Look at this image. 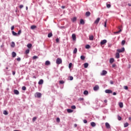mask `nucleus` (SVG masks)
<instances>
[{"label":"nucleus","instance_id":"obj_1","mask_svg":"<svg viewBox=\"0 0 131 131\" xmlns=\"http://www.w3.org/2000/svg\"><path fill=\"white\" fill-rule=\"evenodd\" d=\"M62 63V59L60 58H58L56 59V64H57L58 65Z\"/></svg>","mask_w":131,"mask_h":131},{"label":"nucleus","instance_id":"obj_2","mask_svg":"<svg viewBox=\"0 0 131 131\" xmlns=\"http://www.w3.org/2000/svg\"><path fill=\"white\" fill-rule=\"evenodd\" d=\"M35 97H36V98H40L41 97V93L38 92L36 93Z\"/></svg>","mask_w":131,"mask_h":131},{"label":"nucleus","instance_id":"obj_3","mask_svg":"<svg viewBox=\"0 0 131 131\" xmlns=\"http://www.w3.org/2000/svg\"><path fill=\"white\" fill-rule=\"evenodd\" d=\"M124 50V48H122L121 49H117V52H118V53H123Z\"/></svg>","mask_w":131,"mask_h":131},{"label":"nucleus","instance_id":"obj_4","mask_svg":"<svg viewBox=\"0 0 131 131\" xmlns=\"http://www.w3.org/2000/svg\"><path fill=\"white\" fill-rule=\"evenodd\" d=\"M106 42H107V40L104 39V40H102V41L100 42V45H101V46H103V45H105V43H106Z\"/></svg>","mask_w":131,"mask_h":131},{"label":"nucleus","instance_id":"obj_5","mask_svg":"<svg viewBox=\"0 0 131 131\" xmlns=\"http://www.w3.org/2000/svg\"><path fill=\"white\" fill-rule=\"evenodd\" d=\"M100 21V18L98 17L96 19V20L94 21V24H96V25H98L99 22Z\"/></svg>","mask_w":131,"mask_h":131},{"label":"nucleus","instance_id":"obj_6","mask_svg":"<svg viewBox=\"0 0 131 131\" xmlns=\"http://www.w3.org/2000/svg\"><path fill=\"white\" fill-rule=\"evenodd\" d=\"M107 72L105 70L102 71V72L100 74L101 75L103 76V75H106L107 74Z\"/></svg>","mask_w":131,"mask_h":131},{"label":"nucleus","instance_id":"obj_7","mask_svg":"<svg viewBox=\"0 0 131 131\" xmlns=\"http://www.w3.org/2000/svg\"><path fill=\"white\" fill-rule=\"evenodd\" d=\"M72 37L73 40H76V35H75V34H73L72 35Z\"/></svg>","mask_w":131,"mask_h":131},{"label":"nucleus","instance_id":"obj_8","mask_svg":"<svg viewBox=\"0 0 131 131\" xmlns=\"http://www.w3.org/2000/svg\"><path fill=\"white\" fill-rule=\"evenodd\" d=\"M99 85H95L94 88H93V90L94 91H98V90H99Z\"/></svg>","mask_w":131,"mask_h":131},{"label":"nucleus","instance_id":"obj_9","mask_svg":"<svg viewBox=\"0 0 131 131\" xmlns=\"http://www.w3.org/2000/svg\"><path fill=\"white\" fill-rule=\"evenodd\" d=\"M116 59H119V58H120V54H119V53L117 52L116 53Z\"/></svg>","mask_w":131,"mask_h":131},{"label":"nucleus","instance_id":"obj_10","mask_svg":"<svg viewBox=\"0 0 131 131\" xmlns=\"http://www.w3.org/2000/svg\"><path fill=\"white\" fill-rule=\"evenodd\" d=\"M105 127L106 128H111L110 124L108 122L105 123Z\"/></svg>","mask_w":131,"mask_h":131},{"label":"nucleus","instance_id":"obj_11","mask_svg":"<svg viewBox=\"0 0 131 131\" xmlns=\"http://www.w3.org/2000/svg\"><path fill=\"white\" fill-rule=\"evenodd\" d=\"M105 92L106 94H112V91L111 90H106Z\"/></svg>","mask_w":131,"mask_h":131},{"label":"nucleus","instance_id":"obj_12","mask_svg":"<svg viewBox=\"0 0 131 131\" xmlns=\"http://www.w3.org/2000/svg\"><path fill=\"white\" fill-rule=\"evenodd\" d=\"M45 65H46V66H49V65H51V62H50V61L47 60V61H46V62H45Z\"/></svg>","mask_w":131,"mask_h":131},{"label":"nucleus","instance_id":"obj_13","mask_svg":"<svg viewBox=\"0 0 131 131\" xmlns=\"http://www.w3.org/2000/svg\"><path fill=\"white\" fill-rule=\"evenodd\" d=\"M85 16H86V17H90V16H91V12L90 11H88L85 13Z\"/></svg>","mask_w":131,"mask_h":131},{"label":"nucleus","instance_id":"obj_14","mask_svg":"<svg viewBox=\"0 0 131 131\" xmlns=\"http://www.w3.org/2000/svg\"><path fill=\"white\" fill-rule=\"evenodd\" d=\"M76 20H77V18H76V17H74L71 19V21H72L74 23L76 22Z\"/></svg>","mask_w":131,"mask_h":131},{"label":"nucleus","instance_id":"obj_15","mask_svg":"<svg viewBox=\"0 0 131 131\" xmlns=\"http://www.w3.org/2000/svg\"><path fill=\"white\" fill-rule=\"evenodd\" d=\"M12 58H15V57H16V56H17V54H16V52H13L12 53Z\"/></svg>","mask_w":131,"mask_h":131},{"label":"nucleus","instance_id":"obj_16","mask_svg":"<svg viewBox=\"0 0 131 131\" xmlns=\"http://www.w3.org/2000/svg\"><path fill=\"white\" fill-rule=\"evenodd\" d=\"M14 93L15 94V95H19V91L17 90H14Z\"/></svg>","mask_w":131,"mask_h":131},{"label":"nucleus","instance_id":"obj_17","mask_svg":"<svg viewBox=\"0 0 131 131\" xmlns=\"http://www.w3.org/2000/svg\"><path fill=\"white\" fill-rule=\"evenodd\" d=\"M91 125L93 127H95V126H96V123H95L94 122H92L91 123Z\"/></svg>","mask_w":131,"mask_h":131},{"label":"nucleus","instance_id":"obj_18","mask_svg":"<svg viewBox=\"0 0 131 131\" xmlns=\"http://www.w3.org/2000/svg\"><path fill=\"white\" fill-rule=\"evenodd\" d=\"M119 106L120 108H122L123 107V103L122 102L119 103Z\"/></svg>","mask_w":131,"mask_h":131},{"label":"nucleus","instance_id":"obj_19","mask_svg":"<svg viewBox=\"0 0 131 131\" xmlns=\"http://www.w3.org/2000/svg\"><path fill=\"white\" fill-rule=\"evenodd\" d=\"M83 94L85 96H88V95H89V91L85 90L84 91Z\"/></svg>","mask_w":131,"mask_h":131},{"label":"nucleus","instance_id":"obj_20","mask_svg":"<svg viewBox=\"0 0 131 131\" xmlns=\"http://www.w3.org/2000/svg\"><path fill=\"white\" fill-rule=\"evenodd\" d=\"M43 83V80L40 79L38 82V84H42Z\"/></svg>","mask_w":131,"mask_h":131},{"label":"nucleus","instance_id":"obj_21","mask_svg":"<svg viewBox=\"0 0 131 131\" xmlns=\"http://www.w3.org/2000/svg\"><path fill=\"white\" fill-rule=\"evenodd\" d=\"M32 47V44L31 43H29L27 45V48H28V49H31Z\"/></svg>","mask_w":131,"mask_h":131},{"label":"nucleus","instance_id":"obj_22","mask_svg":"<svg viewBox=\"0 0 131 131\" xmlns=\"http://www.w3.org/2000/svg\"><path fill=\"white\" fill-rule=\"evenodd\" d=\"M67 112H68V113H72V112H73V110L71 109H68Z\"/></svg>","mask_w":131,"mask_h":131},{"label":"nucleus","instance_id":"obj_23","mask_svg":"<svg viewBox=\"0 0 131 131\" xmlns=\"http://www.w3.org/2000/svg\"><path fill=\"white\" fill-rule=\"evenodd\" d=\"M113 62H114V58H111L110 59V63H111V64H112Z\"/></svg>","mask_w":131,"mask_h":131},{"label":"nucleus","instance_id":"obj_24","mask_svg":"<svg viewBox=\"0 0 131 131\" xmlns=\"http://www.w3.org/2000/svg\"><path fill=\"white\" fill-rule=\"evenodd\" d=\"M53 36V33H49L48 35V37H52Z\"/></svg>","mask_w":131,"mask_h":131},{"label":"nucleus","instance_id":"obj_25","mask_svg":"<svg viewBox=\"0 0 131 131\" xmlns=\"http://www.w3.org/2000/svg\"><path fill=\"white\" fill-rule=\"evenodd\" d=\"M84 68H88V67H89V63H85L84 64Z\"/></svg>","mask_w":131,"mask_h":131},{"label":"nucleus","instance_id":"obj_26","mask_svg":"<svg viewBox=\"0 0 131 131\" xmlns=\"http://www.w3.org/2000/svg\"><path fill=\"white\" fill-rule=\"evenodd\" d=\"M80 24H82L83 25V24H84V20H83L82 19H80Z\"/></svg>","mask_w":131,"mask_h":131},{"label":"nucleus","instance_id":"obj_27","mask_svg":"<svg viewBox=\"0 0 131 131\" xmlns=\"http://www.w3.org/2000/svg\"><path fill=\"white\" fill-rule=\"evenodd\" d=\"M90 40H94V36L91 35L89 37Z\"/></svg>","mask_w":131,"mask_h":131},{"label":"nucleus","instance_id":"obj_28","mask_svg":"<svg viewBox=\"0 0 131 131\" xmlns=\"http://www.w3.org/2000/svg\"><path fill=\"white\" fill-rule=\"evenodd\" d=\"M11 47L12 48L15 47V42H14L13 41H12V42H11Z\"/></svg>","mask_w":131,"mask_h":131},{"label":"nucleus","instance_id":"obj_29","mask_svg":"<svg viewBox=\"0 0 131 131\" xmlns=\"http://www.w3.org/2000/svg\"><path fill=\"white\" fill-rule=\"evenodd\" d=\"M36 28V26L35 25H33L31 27V29H35Z\"/></svg>","mask_w":131,"mask_h":131},{"label":"nucleus","instance_id":"obj_30","mask_svg":"<svg viewBox=\"0 0 131 131\" xmlns=\"http://www.w3.org/2000/svg\"><path fill=\"white\" fill-rule=\"evenodd\" d=\"M77 53V48H75L73 51V54H76Z\"/></svg>","mask_w":131,"mask_h":131},{"label":"nucleus","instance_id":"obj_31","mask_svg":"<svg viewBox=\"0 0 131 131\" xmlns=\"http://www.w3.org/2000/svg\"><path fill=\"white\" fill-rule=\"evenodd\" d=\"M3 114H4V115H8V114H9V113H8V112H7V111H4L3 112Z\"/></svg>","mask_w":131,"mask_h":131},{"label":"nucleus","instance_id":"obj_32","mask_svg":"<svg viewBox=\"0 0 131 131\" xmlns=\"http://www.w3.org/2000/svg\"><path fill=\"white\" fill-rule=\"evenodd\" d=\"M80 59H81V60H84L85 59V57H84V56H83V55H81V56H80Z\"/></svg>","mask_w":131,"mask_h":131},{"label":"nucleus","instance_id":"obj_33","mask_svg":"<svg viewBox=\"0 0 131 131\" xmlns=\"http://www.w3.org/2000/svg\"><path fill=\"white\" fill-rule=\"evenodd\" d=\"M121 45L122 46H124V45H125V40H123L121 42Z\"/></svg>","mask_w":131,"mask_h":131},{"label":"nucleus","instance_id":"obj_34","mask_svg":"<svg viewBox=\"0 0 131 131\" xmlns=\"http://www.w3.org/2000/svg\"><path fill=\"white\" fill-rule=\"evenodd\" d=\"M29 52H30V50L29 49H27V50H26L25 54H29Z\"/></svg>","mask_w":131,"mask_h":131},{"label":"nucleus","instance_id":"obj_35","mask_svg":"<svg viewBox=\"0 0 131 131\" xmlns=\"http://www.w3.org/2000/svg\"><path fill=\"white\" fill-rule=\"evenodd\" d=\"M37 119V118H36V117H33V119H32L33 122H34V121H35V120H36Z\"/></svg>","mask_w":131,"mask_h":131},{"label":"nucleus","instance_id":"obj_36","mask_svg":"<svg viewBox=\"0 0 131 131\" xmlns=\"http://www.w3.org/2000/svg\"><path fill=\"white\" fill-rule=\"evenodd\" d=\"M124 127H127V126H128V123L126 122L124 124Z\"/></svg>","mask_w":131,"mask_h":131},{"label":"nucleus","instance_id":"obj_37","mask_svg":"<svg viewBox=\"0 0 131 131\" xmlns=\"http://www.w3.org/2000/svg\"><path fill=\"white\" fill-rule=\"evenodd\" d=\"M91 46L89 45H87L85 46V49H90Z\"/></svg>","mask_w":131,"mask_h":131},{"label":"nucleus","instance_id":"obj_38","mask_svg":"<svg viewBox=\"0 0 131 131\" xmlns=\"http://www.w3.org/2000/svg\"><path fill=\"white\" fill-rule=\"evenodd\" d=\"M121 31H122L121 29H120L118 31L115 32V33H116V34L120 33Z\"/></svg>","mask_w":131,"mask_h":131},{"label":"nucleus","instance_id":"obj_39","mask_svg":"<svg viewBox=\"0 0 131 131\" xmlns=\"http://www.w3.org/2000/svg\"><path fill=\"white\" fill-rule=\"evenodd\" d=\"M104 27H107V20L104 21Z\"/></svg>","mask_w":131,"mask_h":131},{"label":"nucleus","instance_id":"obj_40","mask_svg":"<svg viewBox=\"0 0 131 131\" xmlns=\"http://www.w3.org/2000/svg\"><path fill=\"white\" fill-rule=\"evenodd\" d=\"M22 90H23V91H26V86H23L22 87Z\"/></svg>","mask_w":131,"mask_h":131},{"label":"nucleus","instance_id":"obj_41","mask_svg":"<svg viewBox=\"0 0 131 131\" xmlns=\"http://www.w3.org/2000/svg\"><path fill=\"white\" fill-rule=\"evenodd\" d=\"M22 32V31H21V30H19L17 33V34L18 35H20V34H21V33Z\"/></svg>","mask_w":131,"mask_h":131},{"label":"nucleus","instance_id":"obj_42","mask_svg":"<svg viewBox=\"0 0 131 131\" xmlns=\"http://www.w3.org/2000/svg\"><path fill=\"white\" fill-rule=\"evenodd\" d=\"M12 34L13 35H17V33L15 32L14 31H12Z\"/></svg>","mask_w":131,"mask_h":131},{"label":"nucleus","instance_id":"obj_43","mask_svg":"<svg viewBox=\"0 0 131 131\" xmlns=\"http://www.w3.org/2000/svg\"><path fill=\"white\" fill-rule=\"evenodd\" d=\"M71 108L72 109H76V106H75V105H72V106H71Z\"/></svg>","mask_w":131,"mask_h":131},{"label":"nucleus","instance_id":"obj_44","mask_svg":"<svg viewBox=\"0 0 131 131\" xmlns=\"http://www.w3.org/2000/svg\"><path fill=\"white\" fill-rule=\"evenodd\" d=\"M72 67V63H70L69 64V68H71Z\"/></svg>","mask_w":131,"mask_h":131},{"label":"nucleus","instance_id":"obj_45","mask_svg":"<svg viewBox=\"0 0 131 131\" xmlns=\"http://www.w3.org/2000/svg\"><path fill=\"white\" fill-rule=\"evenodd\" d=\"M59 83H60V84H63V83H64V81L63 80L59 81Z\"/></svg>","mask_w":131,"mask_h":131},{"label":"nucleus","instance_id":"obj_46","mask_svg":"<svg viewBox=\"0 0 131 131\" xmlns=\"http://www.w3.org/2000/svg\"><path fill=\"white\" fill-rule=\"evenodd\" d=\"M56 121H57V122H60V118H56Z\"/></svg>","mask_w":131,"mask_h":131},{"label":"nucleus","instance_id":"obj_47","mask_svg":"<svg viewBox=\"0 0 131 131\" xmlns=\"http://www.w3.org/2000/svg\"><path fill=\"white\" fill-rule=\"evenodd\" d=\"M118 120H121L122 119L121 117H120V116H118Z\"/></svg>","mask_w":131,"mask_h":131},{"label":"nucleus","instance_id":"obj_48","mask_svg":"<svg viewBox=\"0 0 131 131\" xmlns=\"http://www.w3.org/2000/svg\"><path fill=\"white\" fill-rule=\"evenodd\" d=\"M69 78H70V80H73V77H72V76H70V77H69Z\"/></svg>","mask_w":131,"mask_h":131},{"label":"nucleus","instance_id":"obj_49","mask_svg":"<svg viewBox=\"0 0 131 131\" xmlns=\"http://www.w3.org/2000/svg\"><path fill=\"white\" fill-rule=\"evenodd\" d=\"M37 58H38V57H37V56H34L33 57V59H37Z\"/></svg>","mask_w":131,"mask_h":131},{"label":"nucleus","instance_id":"obj_50","mask_svg":"<svg viewBox=\"0 0 131 131\" xmlns=\"http://www.w3.org/2000/svg\"><path fill=\"white\" fill-rule=\"evenodd\" d=\"M106 7H107V8H110V7H111V5H110V4H107V5H106Z\"/></svg>","mask_w":131,"mask_h":131},{"label":"nucleus","instance_id":"obj_51","mask_svg":"<svg viewBox=\"0 0 131 131\" xmlns=\"http://www.w3.org/2000/svg\"><path fill=\"white\" fill-rule=\"evenodd\" d=\"M124 88L125 90H128V87H127V86H124Z\"/></svg>","mask_w":131,"mask_h":131},{"label":"nucleus","instance_id":"obj_52","mask_svg":"<svg viewBox=\"0 0 131 131\" xmlns=\"http://www.w3.org/2000/svg\"><path fill=\"white\" fill-rule=\"evenodd\" d=\"M56 42H59V38H57L56 39Z\"/></svg>","mask_w":131,"mask_h":131},{"label":"nucleus","instance_id":"obj_53","mask_svg":"<svg viewBox=\"0 0 131 131\" xmlns=\"http://www.w3.org/2000/svg\"><path fill=\"white\" fill-rule=\"evenodd\" d=\"M83 122L84 123H88V121L86 120H84Z\"/></svg>","mask_w":131,"mask_h":131},{"label":"nucleus","instance_id":"obj_54","mask_svg":"<svg viewBox=\"0 0 131 131\" xmlns=\"http://www.w3.org/2000/svg\"><path fill=\"white\" fill-rule=\"evenodd\" d=\"M17 61H21V58L20 57L17 58Z\"/></svg>","mask_w":131,"mask_h":131},{"label":"nucleus","instance_id":"obj_55","mask_svg":"<svg viewBox=\"0 0 131 131\" xmlns=\"http://www.w3.org/2000/svg\"><path fill=\"white\" fill-rule=\"evenodd\" d=\"M112 67H113V68H114V67H116V64H113L112 65Z\"/></svg>","mask_w":131,"mask_h":131},{"label":"nucleus","instance_id":"obj_56","mask_svg":"<svg viewBox=\"0 0 131 131\" xmlns=\"http://www.w3.org/2000/svg\"><path fill=\"white\" fill-rule=\"evenodd\" d=\"M12 74H13V75H15V74H16V72L13 71L12 72Z\"/></svg>","mask_w":131,"mask_h":131},{"label":"nucleus","instance_id":"obj_57","mask_svg":"<svg viewBox=\"0 0 131 131\" xmlns=\"http://www.w3.org/2000/svg\"><path fill=\"white\" fill-rule=\"evenodd\" d=\"M23 7H24L23 5H21L19 6V8L22 9V8H23Z\"/></svg>","mask_w":131,"mask_h":131},{"label":"nucleus","instance_id":"obj_58","mask_svg":"<svg viewBox=\"0 0 131 131\" xmlns=\"http://www.w3.org/2000/svg\"><path fill=\"white\" fill-rule=\"evenodd\" d=\"M110 83L111 84H113V83H114V82H113V81H110Z\"/></svg>","mask_w":131,"mask_h":131},{"label":"nucleus","instance_id":"obj_59","mask_svg":"<svg viewBox=\"0 0 131 131\" xmlns=\"http://www.w3.org/2000/svg\"><path fill=\"white\" fill-rule=\"evenodd\" d=\"M79 101H83V98H79Z\"/></svg>","mask_w":131,"mask_h":131},{"label":"nucleus","instance_id":"obj_60","mask_svg":"<svg viewBox=\"0 0 131 131\" xmlns=\"http://www.w3.org/2000/svg\"><path fill=\"white\" fill-rule=\"evenodd\" d=\"M113 95L114 96H116V92H114V93H113Z\"/></svg>","mask_w":131,"mask_h":131},{"label":"nucleus","instance_id":"obj_61","mask_svg":"<svg viewBox=\"0 0 131 131\" xmlns=\"http://www.w3.org/2000/svg\"><path fill=\"white\" fill-rule=\"evenodd\" d=\"M11 30H14V26L11 27Z\"/></svg>","mask_w":131,"mask_h":131},{"label":"nucleus","instance_id":"obj_62","mask_svg":"<svg viewBox=\"0 0 131 131\" xmlns=\"http://www.w3.org/2000/svg\"><path fill=\"white\" fill-rule=\"evenodd\" d=\"M74 126L75 127H77V124H75L74 125Z\"/></svg>","mask_w":131,"mask_h":131},{"label":"nucleus","instance_id":"obj_63","mask_svg":"<svg viewBox=\"0 0 131 131\" xmlns=\"http://www.w3.org/2000/svg\"><path fill=\"white\" fill-rule=\"evenodd\" d=\"M62 9H65V6H61Z\"/></svg>","mask_w":131,"mask_h":131},{"label":"nucleus","instance_id":"obj_64","mask_svg":"<svg viewBox=\"0 0 131 131\" xmlns=\"http://www.w3.org/2000/svg\"><path fill=\"white\" fill-rule=\"evenodd\" d=\"M104 103H107V100H105L104 101Z\"/></svg>","mask_w":131,"mask_h":131}]
</instances>
